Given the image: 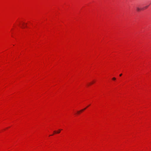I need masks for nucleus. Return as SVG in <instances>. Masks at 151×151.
Returning a JSON list of instances; mask_svg holds the SVG:
<instances>
[{"instance_id":"3","label":"nucleus","mask_w":151,"mask_h":151,"mask_svg":"<svg viewBox=\"0 0 151 151\" xmlns=\"http://www.w3.org/2000/svg\"><path fill=\"white\" fill-rule=\"evenodd\" d=\"M148 6H145L143 8H144V9H147L148 8Z\"/></svg>"},{"instance_id":"1","label":"nucleus","mask_w":151,"mask_h":151,"mask_svg":"<svg viewBox=\"0 0 151 151\" xmlns=\"http://www.w3.org/2000/svg\"><path fill=\"white\" fill-rule=\"evenodd\" d=\"M136 8L137 11L138 12L141 11L142 10H144V8H140L139 7H137Z\"/></svg>"},{"instance_id":"8","label":"nucleus","mask_w":151,"mask_h":151,"mask_svg":"<svg viewBox=\"0 0 151 151\" xmlns=\"http://www.w3.org/2000/svg\"><path fill=\"white\" fill-rule=\"evenodd\" d=\"M122 74H121L119 75V76H122Z\"/></svg>"},{"instance_id":"6","label":"nucleus","mask_w":151,"mask_h":151,"mask_svg":"<svg viewBox=\"0 0 151 151\" xmlns=\"http://www.w3.org/2000/svg\"><path fill=\"white\" fill-rule=\"evenodd\" d=\"M93 81L90 84H89V85H91V84H93Z\"/></svg>"},{"instance_id":"5","label":"nucleus","mask_w":151,"mask_h":151,"mask_svg":"<svg viewBox=\"0 0 151 151\" xmlns=\"http://www.w3.org/2000/svg\"><path fill=\"white\" fill-rule=\"evenodd\" d=\"M112 79H113V80H115L116 79V78H115L114 77V78H112Z\"/></svg>"},{"instance_id":"4","label":"nucleus","mask_w":151,"mask_h":151,"mask_svg":"<svg viewBox=\"0 0 151 151\" xmlns=\"http://www.w3.org/2000/svg\"><path fill=\"white\" fill-rule=\"evenodd\" d=\"M86 108L84 109H83L82 110H81L80 111V112H82V111H84V110H85V109H86Z\"/></svg>"},{"instance_id":"2","label":"nucleus","mask_w":151,"mask_h":151,"mask_svg":"<svg viewBox=\"0 0 151 151\" xmlns=\"http://www.w3.org/2000/svg\"><path fill=\"white\" fill-rule=\"evenodd\" d=\"M62 129H59L58 130V132H56V131H54V133H59L60 132V131L61 130H62Z\"/></svg>"},{"instance_id":"7","label":"nucleus","mask_w":151,"mask_h":151,"mask_svg":"<svg viewBox=\"0 0 151 151\" xmlns=\"http://www.w3.org/2000/svg\"><path fill=\"white\" fill-rule=\"evenodd\" d=\"M80 111H78V113H80Z\"/></svg>"}]
</instances>
